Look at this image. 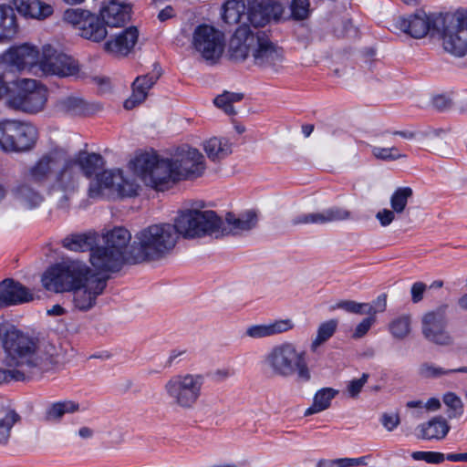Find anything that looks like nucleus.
I'll list each match as a JSON object with an SVG mask.
<instances>
[{"instance_id":"obj_1","label":"nucleus","mask_w":467,"mask_h":467,"mask_svg":"<svg viewBox=\"0 0 467 467\" xmlns=\"http://www.w3.org/2000/svg\"><path fill=\"white\" fill-rule=\"evenodd\" d=\"M225 231L223 220L215 212L190 210L180 214L174 224H152L138 233V246L132 247L130 259L137 264L165 257L175 247L178 234L185 238L218 237Z\"/></svg>"},{"instance_id":"obj_2","label":"nucleus","mask_w":467,"mask_h":467,"mask_svg":"<svg viewBox=\"0 0 467 467\" xmlns=\"http://www.w3.org/2000/svg\"><path fill=\"white\" fill-rule=\"evenodd\" d=\"M284 12L275 0H252L248 4L247 17L251 26H239L229 41L228 55L234 62H243L249 57L260 67H274L284 59V51L271 40L270 31L260 29L271 21H278Z\"/></svg>"},{"instance_id":"obj_3","label":"nucleus","mask_w":467,"mask_h":467,"mask_svg":"<svg viewBox=\"0 0 467 467\" xmlns=\"http://www.w3.org/2000/svg\"><path fill=\"white\" fill-rule=\"evenodd\" d=\"M397 27L414 38H421L429 32L442 38L444 49L463 57L467 51V11L460 9L453 14L427 16L422 10L408 17H400Z\"/></svg>"},{"instance_id":"obj_4","label":"nucleus","mask_w":467,"mask_h":467,"mask_svg":"<svg viewBox=\"0 0 467 467\" xmlns=\"http://www.w3.org/2000/svg\"><path fill=\"white\" fill-rule=\"evenodd\" d=\"M0 341L8 367H23L48 370L59 362L58 351L52 344L39 346L37 337L30 336L9 323L0 324Z\"/></svg>"},{"instance_id":"obj_5","label":"nucleus","mask_w":467,"mask_h":467,"mask_svg":"<svg viewBox=\"0 0 467 467\" xmlns=\"http://www.w3.org/2000/svg\"><path fill=\"white\" fill-rule=\"evenodd\" d=\"M0 66L10 67V70L31 71L35 67L45 75H56L58 77H70L78 73V62L65 54H57L47 57L44 55L39 59L38 50L28 45L11 47L0 56Z\"/></svg>"},{"instance_id":"obj_6","label":"nucleus","mask_w":467,"mask_h":467,"mask_svg":"<svg viewBox=\"0 0 467 467\" xmlns=\"http://www.w3.org/2000/svg\"><path fill=\"white\" fill-rule=\"evenodd\" d=\"M261 368L272 377L287 379L296 376L298 382L311 379L306 351L298 349L292 342H282L273 346L263 356Z\"/></svg>"},{"instance_id":"obj_7","label":"nucleus","mask_w":467,"mask_h":467,"mask_svg":"<svg viewBox=\"0 0 467 467\" xmlns=\"http://www.w3.org/2000/svg\"><path fill=\"white\" fill-rule=\"evenodd\" d=\"M134 173L156 191L170 189L176 182L172 160L160 159L156 154L142 153L130 163Z\"/></svg>"},{"instance_id":"obj_8","label":"nucleus","mask_w":467,"mask_h":467,"mask_svg":"<svg viewBox=\"0 0 467 467\" xmlns=\"http://www.w3.org/2000/svg\"><path fill=\"white\" fill-rule=\"evenodd\" d=\"M47 88L36 79L21 78L10 83L6 106L28 114L42 111L47 101Z\"/></svg>"},{"instance_id":"obj_9","label":"nucleus","mask_w":467,"mask_h":467,"mask_svg":"<svg viewBox=\"0 0 467 467\" xmlns=\"http://www.w3.org/2000/svg\"><path fill=\"white\" fill-rule=\"evenodd\" d=\"M205 378L199 373H181L171 376L163 385V392L172 405L192 410L202 394Z\"/></svg>"},{"instance_id":"obj_10","label":"nucleus","mask_w":467,"mask_h":467,"mask_svg":"<svg viewBox=\"0 0 467 467\" xmlns=\"http://www.w3.org/2000/svg\"><path fill=\"white\" fill-rule=\"evenodd\" d=\"M89 267L79 261H67L47 268L42 275L43 286L55 293L69 292L89 274Z\"/></svg>"},{"instance_id":"obj_11","label":"nucleus","mask_w":467,"mask_h":467,"mask_svg":"<svg viewBox=\"0 0 467 467\" xmlns=\"http://www.w3.org/2000/svg\"><path fill=\"white\" fill-rule=\"evenodd\" d=\"M36 140L37 130L31 123L13 119L0 121V147L4 150H28Z\"/></svg>"},{"instance_id":"obj_12","label":"nucleus","mask_w":467,"mask_h":467,"mask_svg":"<svg viewBox=\"0 0 467 467\" xmlns=\"http://www.w3.org/2000/svg\"><path fill=\"white\" fill-rule=\"evenodd\" d=\"M138 188L139 185L134 181L124 177L121 170H106L90 182L88 196L99 198L104 195L105 190H109V193L119 198L134 197L138 195Z\"/></svg>"},{"instance_id":"obj_13","label":"nucleus","mask_w":467,"mask_h":467,"mask_svg":"<svg viewBox=\"0 0 467 467\" xmlns=\"http://www.w3.org/2000/svg\"><path fill=\"white\" fill-rule=\"evenodd\" d=\"M63 19L72 25L78 35L87 40L100 43L109 36L107 25L100 15L80 8H69L64 12Z\"/></svg>"},{"instance_id":"obj_14","label":"nucleus","mask_w":467,"mask_h":467,"mask_svg":"<svg viewBox=\"0 0 467 467\" xmlns=\"http://www.w3.org/2000/svg\"><path fill=\"white\" fill-rule=\"evenodd\" d=\"M224 44V35L212 26L199 25L193 31L192 46L207 61L216 62L223 55Z\"/></svg>"},{"instance_id":"obj_15","label":"nucleus","mask_w":467,"mask_h":467,"mask_svg":"<svg viewBox=\"0 0 467 467\" xmlns=\"http://www.w3.org/2000/svg\"><path fill=\"white\" fill-rule=\"evenodd\" d=\"M108 278L99 276L89 271L81 280L80 285H77L73 292L74 306L83 312L88 311L96 305V300L107 287Z\"/></svg>"},{"instance_id":"obj_16","label":"nucleus","mask_w":467,"mask_h":467,"mask_svg":"<svg viewBox=\"0 0 467 467\" xmlns=\"http://www.w3.org/2000/svg\"><path fill=\"white\" fill-rule=\"evenodd\" d=\"M447 307V305L441 306L422 317V334L428 340L438 345L447 346L451 343V337L446 330Z\"/></svg>"},{"instance_id":"obj_17","label":"nucleus","mask_w":467,"mask_h":467,"mask_svg":"<svg viewBox=\"0 0 467 467\" xmlns=\"http://www.w3.org/2000/svg\"><path fill=\"white\" fill-rule=\"evenodd\" d=\"M172 162L177 182L196 179L202 175L206 168L203 155L196 149H189Z\"/></svg>"},{"instance_id":"obj_18","label":"nucleus","mask_w":467,"mask_h":467,"mask_svg":"<svg viewBox=\"0 0 467 467\" xmlns=\"http://www.w3.org/2000/svg\"><path fill=\"white\" fill-rule=\"evenodd\" d=\"M161 76V68L155 64L150 73L137 77L132 83V94L125 100L124 108L130 110L141 104L146 99L149 90Z\"/></svg>"},{"instance_id":"obj_19","label":"nucleus","mask_w":467,"mask_h":467,"mask_svg":"<svg viewBox=\"0 0 467 467\" xmlns=\"http://www.w3.org/2000/svg\"><path fill=\"white\" fill-rule=\"evenodd\" d=\"M139 38L136 26H130L119 33L110 36L103 44V50L113 56H127L135 47Z\"/></svg>"},{"instance_id":"obj_20","label":"nucleus","mask_w":467,"mask_h":467,"mask_svg":"<svg viewBox=\"0 0 467 467\" xmlns=\"http://www.w3.org/2000/svg\"><path fill=\"white\" fill-rule=\"evenodd\" d=\"M125 259L121 252L111 249L107 245L93 248L90 253L91 265L100 272H117L120 270Z\"/></svg>"},{"instance_id":"obj_21","label":"nucleus","mask_w":467,"mask_h":467,"mask_svg":"<svg viewBox=\"0 0 467 467\" xmlns=\"http://www.w3.org/2000/svg\"><path fill=\"white\" fill-rule=\"evenodd\" d=\"M33 298L29 289L14 279L6 278L0 283V306L19 305Z\"/></svg>"},{"instance_id":"obj_22","label":"nucleus","mask_w":467,"mask_h":467,"mask_svg":"<svg viewBox=\"0 0 467 467\" xmlns=\"http://www.w3.org/2000/svg\"><path fill=\"white\" fill-rule=\"evenodd\" d=\"M351 213L344 208L333 206L320 213H303L292 219L293 225L298 224H325L333 222L348 220Z\"/></svg>"},{"instance_id":"obj_23","label":"nucleus","mask_w":467,"mask_h":467,"mask_svg":"<svg viewBox=\"0 0 467 467\" xmlns=\"http://www.w3.org/2000/svg\"><path fill=\"white\" fill-rule=\"evenodd\" d=\"M65 151L54 150L43 155L30 169L28 175L36 183H44L49 178L53 169L61 162Z\"/></svg>"},{"instance_id":"obj_24","label":"nucleus","mask_w":467,"mask_h":467,"mask_svg":"<svg viewBox=\"0 0 467 467\" xmlns=\"http://www.w3.org/2000/svg\"><path fill=\"white\" fill-rule=\"evenodd\" d=\"M61 161L63 165L56 173L54 187L63 192H75L78 189L80 178L78 167L70 158L66 157V154L63 156Z\"/></svg>"},{"instance_id":"obj_25","label":"nucleus","mask_w":467,"mask_h":467,"mask_svg":"<svg viewBox=\"0 0 467 467\" xmlns=\"http://www.w3.org/2000/svg\"><path fill=\"white\" fill-rule=\"evenodd\" d=\"M294 327L295 324L289 318L277 319L269 323L248 327L245 330V336L254 339L271 337L292 330Z\"/></svg>"},{"instance_id":"obj_26","label":"nucleus","mask_w":467,"mask_h":467,"mask_svg":"<svg viewBox=\"0 0 467 467\" xmlns=\"http://www.w3.org/2000/svg\"><path fill=\"white\" fill-rule=\"evenodd\" d=\"M99 15L107 26L119 27L129 21L130 17V6L112 0L100 9Z\"/></svg>"},{"instance_id":"obj_27","label":"nucleus","mask_w":467,"mask_h":467,"mask_svg":"<svg viewBox=\"0 0 467 467\" xmlns=\"http://www.w3.org/2000/svg\"><path fill=\"white\" fill-rule=\"evenodd\" d=\"M78 167L79 173L87 178L93 176L104 165V160L99 153H88L86 150L78 151L74 158H70Z\"/></svg>"},{"instance_id":"obj_28","label":"nucleus","mask_w":467,"mask_h":467,"mask_svg":"<svg viewBox=\"0 0 467 467\" xmlns=\"http://www.w3.org/2000/svg\"><path fill=\"white\" fill-rule=\"evenodd\" d=\"M18 24L14 8L0 5V42L9 41L17 35Z\"/></svg>"},{"instance_id":"obj_29","label":"nucleus","mask_w":467,"mask_h":467,"mask_svg":"<svg viewBox=\"0 0 467 467\" xmlns=\"http://www.w3.org/2000/svg\"><path fill=\"white\" fill-rule=\"evenodd\" d=\"M11 192L14 198L29 209L37 207L44 200L38 191L35 190L28 182H17Z\"/></svg>"},{"instance_id":"obj_30","label":"nucleus","mask_w":467,"mask_h":467,"mask_svg":"<svg viewBox=\"0 0 467 467\" xmlns=\"http://www.w3.org/2000/svg\"><path fill=\"white\" fill-rule=\"evenodd\" d=\"M225 221L230 226L229 233L235 235L255 228L258 223V216L257 213L252 210L246 211L239 217H235L234 213H228Z\"/></svg>"},{"instance_id":"obj_31","label":"nucleus","mask_w":467,"mask_h":467,"mask_svg":"<svg viewBox=\"0 0 467 467\" xmlns=\"http://www.w3.org/2000/svg\"><path fill=\"white\" fill-rule=\"evenodd\" d=\"M17 11L25 16L44 19L53 13V7L39 0H14Z\"/></svg>"},{"instance_id":"obj_32","label":"nucleus","mask_w":467,"mask_h":467,"mask_svg":"<svg viewBox=\"0 0 467 467\" xmlns=\"http://www.w3.org/2000/svg\"><path fill=\"white\" fill-rule=\"evenodd\" d=\"M420 438L424 440H442L450 431V425L441 416L432 418L428 422L419 426Z\"/></svg>"},{"instance_id":"obj_33","label":"nucleus","mask_w":467,"mask_h":467,"mask_svg":"<svg viewBox=\"0 0 467 467\" xmlns=\"http://www.w3.org/2000/svg\"><path fill=\"white\" fill-rule=\"evenodd\" d=\"M96 234L92 233L71 234L62 240V246L74 252L93 250L96 244Z\"/></svg>"},{"instance_id":"obj_34","label":"nucleus","mask_w":467,"mask_h":467,"mask_svg":"<svg viewBox=\"0 0 467 467\" xmlns=\"http://www.w3.org/2000/svg\"><path fill=\"white\" fill-rule=\"evenodd\" d=\"M203 149L213 161L223 160L232 153V144L225 138H211L204 142Z\"/></svg>"},{"instance_id":"obj_35","label":"nucleus","mask_w":467,"mask_h":467,"mask_svg":"<svg viewBox=\"0 0 467 467\" xmlns=\"http://www.w3.org/2000/svg\"><path fill=\"white\" fill-rule=\"evenodd\" d=\"M80 406L73 400H61L51 403L46 410L45 419L47 421H60L66 414H72L78 411Z\"/></svg>"},{"instance_id":"obj_36","label":"nucleus","mask_w":467,"mask_h":467,"mask_svg":"<svg viewBox=\"0 0 467 467\" xmlns=\"http://www.w3.org/2000/svg\"><path fill=\"white\" fill-rule=\"evenodd\" d=\"M337 394L338 390L333 388L320 389L316 392L312 405L306 410L304 415L310 416L328 409L332 400L335 399Z\"/></svg>"},{"instance_id":"obj_37","label":"nucleus","mask_w":467,"mask_h":467,"mask_svg":"<svg viewBox=\"0 0 467 467\" xmlns=\"http://www.w3.org/2000/svg\"><path fill=\"white\" fill-rule=\"evenodd\" d=\"M106 245L121 252L125 256L128 244L131 239L130 232L123 227H116L106 234Z\"/></svg>"},{"instance_id":"obj_38","label":"nucleus","mask_w":467,"mask_h":467,"mask_svg":"<svg viewBox=\"0 0 467 467\" xmlns=\"http://www.w3.org/2000/svg\"><path fill=\"white\" fill-rule=\"evenodd\" d=\"M247 11L244 0H228L223 5L222 18L228 25L238 24Z\"/></svg>"},{"instance_id":"obj_39","label":"nucleus","mask_w":467,"mask_h":467,"mask_svg":"<svg viewBox=\"0 0 467 467\" xmlns=\"http://www.w3.org/2000/svg\"><path fill=\"white\" fill-rule=\"evenodd\" d=\"M338 326L337 319H330L319 325L316 338L311 343V350L317 348L333 337Z\"/></svg>"},{"instance_id":"obj_40","label":"nucleus","mask_w":467,"mask_h":467,"mask_svg":"<svg viewBox=\"0 0 467 467\" xmlns=\"http://www.w3.org/2000/svg\"><path fill=\"white\" fill-rule=\"evenodd\" d=\"M412 195L413 191L410 187H399L390 196L391 209L398 214L402 213Z\"/></svg>"},{"instance_id":"obj_41","label":"nucleus","mask_w":467,"mask_h":467,"mask_svg":"<svg viewBox=\"0 0 467 467\" xmlns=\"http://www.w3.org/2000/svg\"><path fill=\"white\" fill-rule=\"evenodd\" d=\"M20 420V415L13 410H8L0 419V445H6L8 443L12 428Z\"/></svg>"},{"instance_id":"obj_42","label":"nucleus","mask_w":467,"mask_h":467,"mask_svg":"<svg viewBox=\"0 0 467 467\" xmlns=\"http://www.w3.org/2000/svg\"><path fill=\"white\" fill-rule=\"evenodd\" d=\"M343 309L346 312L353 314L375 315L377 310L375 307L367 303H358L352 300H341L332 306V309Z\"/></svg>"},{"instance_id":"obj_43","label":"nucleus","mask_w":467,"mask_h":467,"mask_svg":"<svg viewBox=\"0 0 467 467\" xmlns=\"http://www.w3.org/2000/svg\"><path fill=\"white\" fill-rule=\"evenodd\" d=\"M243 99V93L224 91L223 94L217 96L213 102L216 107L222 109L227 115H234L236 112L233 107V103L240 101Z\"/></svg>"},{"instance_id":"obj_44","label":"nucleus","mask_w":467,"mask_h":467,"mask_svg":"<svg viewBox=\"0 0 467 467\" xmlns=\"http://www.w3.org/2000/svg\"><path fill=\"white\" fill-rule=\"evenodd\" d=\"M442 400L448 407L447 416L450 420L458 419L463 414V402L454 392H447L443 395Z\"/></svg>"},{"instance_id":"obj_45","label":"nucleus","mask_w":467,"mask_h":467,"mask_svg":"<svg viewBox=\"0 0 467 467\" xmlns=\"http://www.w3.org/2000/svg\"><path fill=\"white\" fill-rule=\"evenodd\" d=\"M389 331L391 335L398 339L405 338L410 332V317L403 315L395 318L389 324Z\"/></svg>"},{"instance_id":"obj_46","label":"nucleus","mask_w":467,"mask_h":467,"mask_svg":"<svg viewBox=\"0 0 467 467\" xmlns=\"http://www.w3.org/2000/svg\"><path fill=\"white\" fill-rule=\"evenodd\" d=\"M59 105L62 110L73 115L82 114L86 109L84 100L75 97L61 99Z\"/></svg>"},{"instance_id":"obj_47","label":"nucleus","mask_w":467,"mask_h":467,"mask_svg":"<svg viewBox=\"0 0 467 467\" xmlns=\"http://www.w3.org/2000/svg\"><path fill=\"white\" fill-rule=\"evenodd\" d=\"M309 0H293L290 5L291 16L294 20H304L309 16Z\"/></svg>"},{"instance_id":"obj_48","label":"nucleus","mask_w":467,"mask_h":467,"mask_svg":"<svg viewBox=\"0 0 467 467\" xmlns=\"http://www.w3.org/2000/svg\"><path fill=\"white\" fill-rule=\"evenodd\" d=\"M419 374L424 379H436L449 375V369H445L432 363H423L419 368Z\"/></svg>"},{"instance_id":"obj_49","label":"nucleus","mask_w":467,"mask_h":467,"mask_svg":"<svg viewBox=\"0 0 467 467\" xmlns=\"http://www.w3.org/2000/svg\"><path fill=\"white\" fill-rule=\"evenodd\" d=\"M371 152L375 158L381 161H396L405 157V155L399 152L396 147L383 148L374 146L371 148Z\"/></svg>"},{"instance_id":"obj_50","label":"nucleus","mask_w":467,"mask_h":467,"mask_svg":"<svg viewBox=\"0 0 467 467\" xmlns=\"http://www.w3.org/2000/svg\"><path fill=\"white\" fill-rule=\"evenodd\" d=\"M369 379V374L363 373L359 379H353L347 383L346 391L348 397L357 399Z\"/></svg>"},{"instance_id":"obj_51","label":"nucleus","mask_w":467,"mask_h":467,"mask_svg":"<svg viewBox=\"0 0 467 467\" xmlns=\"http://www.w3.org/2000/svg\"><path fill=\"white\" fill-rule=\"evenodd\" d=\"M411 457L415 461H425L428 463H441L445 460V454L438 451H413Z\"/></svg>"},{"instance_id":"obj_52","label":"nucleus","mask_w":467,"mask_h":467,"mask_svg":"<svg viewBox=\"0 0 467 467\" xmlns=\"http://www.w3.org/2000/svg\"><path fill=\"white\" fill-rule=\"evenodd\" d=\"M25 374L18 369H5L0 368V385L8 383L11 380H23Z\"/></svg>"},{"instance_id":"obj_53","label":"nucleus","mask_w":467,"mask_h":467,"mask_svg":"<svg viewBox=\"0 0 467 467\" xmlns=\"http://www.w3.org/2000/svg\"><path fill=\"white\" fill-rule=\"evenodd\" d=\"M375 315L369 316L368 317L364 318L355 328V331L352 335L353 338H360L364 337L368 331L370 329L372 325L375 323Z\"/></svg>"},{"instance_id":"obj_54","label":"nucleus","mask_w":467,"mask_h":467,"mask_svg":"<svg viewBox=\"0 0 467 467\" xmlns=\"http://www.w3.org/2000/svg\"><path fill=\"white\" fill-rule=\"evenodd\" d=\"M381 424L386 428L389 431H393L400 424V417L398 413H383L380 419Z\"/></svg>"},{"instance_id":"obj_55","label":"nucleus","mask_w":467,"mask_h":467,"mask_svg":"<svg viewBox=\"0 0 467 467\" xmlns=\"http://www.w3.org/2000/svg\"><path fill=\"white\" fill-rule=\"evenodd\" d=\"M427 289V285L423 282H416L410 289L411 300L413 303H419L423 299V295Z\"/></svg>"},{"instance_id":"obj_56","label":"nucleus","mask_w":467,"mask_h":467,"mask_svg":"<svg viewBox=\"0 0 467 467\" xmlns=\"http://www.w3.org/2000/svg\"><path fill=\"white\" fill-rule=\"evenodd\" d=\"M395 213L393 210L383 209L377 213L376 218L381 226L386 227L395 220Z\"/></svg>"},{"instance_id":"obj_57","label":"nucleus","mask_w":467,"mask_h":467,"mask_svg":"<svg viewBox=\"0 0 467 467\" xmlns=\"http://www.w3.org/2000/svg\"><path fill=\"white\" fill-rule=\"evenodd\" d=\"M367 457H359V458H339L337 459V466L338 467H357V466H364L367 465L366 462Z\"/></svg>"},{"instance_id":"obj_58","label":"nucleus","mask_w":467,"mask_h":467,"mask_svg":"<svg viewBox=\"0 0 467 467\" xmlns=\"http://www.w3.org/2000/svg\"><path fill=\"white\" fill-rule=\"evenodd\" d=\"M432 104L436 109L444 111L452 106V101L449 97L445 95H438L433 98Z\"/></svg>"},{"instance_id":"obj_59","label":"nucleus","mask_w":467,"mask_h":467,"mask_svg":"<svg viewBox=\"0 0 467 467\" xmlns=\"http://www.w3.org/2000/svg\"><path fill=\"white\" fill-rule=\"evenodd\" d=\"M174 16H175L174 9L171 5H168L160 11V13L158 15V18L160 21L164 22V21L173 17Z\"/></svg>"},{"instance_id":"obj_60","label":"nucleus","mask_w":467,"mask_h":467,"mask_svg":"<svg viewBox=\"0 0 467 467\" xmlns=\"http://www.w3.org/2000/svg\"><path fill=\"white\" fill-rule=\"evenodd\" d=\"M390 133V131L386 130L381 133V135ZM391 134L400 136L406 140H413L416 137V132L412 130H395L392 131Z\"/></svg>"},{"instance_id":"obj_61","label":"nucleus","mask_w":467,"mask_h":467,"mask_svg":"<svg viewBox=\"0 0 467 467\" xmlns=\"http://www.w3.org/2000/svg\"><path fill=\"white\" fill-rule=\"evenodd\" d=\"M445 460H448L450 462H467V452L448 453L445 455Z\"/></svg>"},{"instance_id":"obj_62","label":"nucleus","mask_w":467,"mask_h":467,"mask_svg":"<svg viewBox=\"0 0 467 467\" xmlns=\"http://www.w3.org/2000/svg\"><path fill=\"white\" fill-rule=\"evenodd\" d=\"M425 407L429 410H437L441 408V401L437 398H431L426 402Z\"/></svg>"},{"instance_id":"obj_63","label":"nucleus","mask_w":467,"mask_h":467,"mask_svg":"<svg viewBox=\"0 0 467 467\" xmlns=\"http://www.w3.org/2000/svg\"><path fill=\"white\" fill-rule=\"evenodd\" d=\"M69 193L66 192L58 201L57 207L59 209L67 211L69 208Z\"/></svg>"},{"instance_id":"obj_64","label":"nucleus","mask_w":467,"mask_h":467,"mask_svg":"<svg viewBox=\"0 0 467 467\" xmlns=\"http://www.w3.org/2000/svg\"><path fill=\"white\" fill-rule=\"evenodd\" d=\"M317 467H338L337 466V459H335V460L321 459L317 462Z\"/></svg>"}]
</instances>
